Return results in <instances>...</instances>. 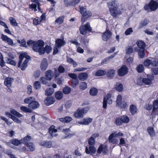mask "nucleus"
I'll list each match as a JSON object with an SVG mask.
<instances>
[{"instance_id": "obj_31", "label": "nucleus", "mask_w": 158, "mask_h": 158, "mask_svg": "<svg viewBox=\"0 0 158 158\" xmlns=\"http://www.w3.org/2000/svg\"><path fill=\"white\" fill-rule=\"evenodd\" d=\"M59 120L63 123H69L71 121L72 118L70 117L67 116L64 118H60Z\"/></svg>"}, {"instance_id": "obj_18", "label": "nucleus", "mask_w": 158, "mask_h": 158, "mask_svg": "<svg viewBox=\"0 0 158 158\" xmlns=\"http://www.w3.org/2000/svg\"><path fill=\"white\" fill-rule=\"evenodd\" d=\"M37 7L39 11L41 13H43V11L40 8V4H39V5L30 4L29 5V8L31 9L35 12L37 10Z\"/></svg>"}, {"instance_id": "obj_44", "label": "nucleus", "mask_w": 158, "mask_h": 158, "mask_svg": "<svg viewBox=\"0 0 158 158\" xmlns=\"http://www.w3.org/2000/svg\"><path fill=\"white\" fill-rule=\"evenodd\" d=\"M5 60L6 61V62L8 64H10L13 65H16L15 62L10 58H6Z\"/></svg>"}, {"instance_id": "obj_45", "label": "nucleus", "mask_w": 158, "mask_h": 158, "mask_svg": "<svg viewBox=\"0 0 158 158\" xmlns=\"http://www.w3.org/2000/svg\"><path fill=\"white\" fill-rule=\"evenodd\" d=\"M10 112L13 115L16 116L18 117H20L22 116V115L21 114L17 112L14 109L10 110Z\"/></svg>"}, {"instance_id": "obj_4", "label": "nucleus", "mask_w": 158, "mask_h": 158, "mask_svg": "<svg viewBox=\"0 0 158 158\" xmlns=\"http://www.w3.org/2000/svg\"><path fill=\"white\" fill-rule=\"evenodd\" d=\"M147 78H144L142 79H140L138 80L137 82L138 84L142 85L143 84L146 85H150L152 84V80L154 78V77L153 75H148Z\"/></svg>"}, {"instance_id": "obj_37", "label": "nucleus", "mask_w": 158, "mask_h": 158, "mask_svg": "<svg viewBox=\"0 0 158 158\" xmlns=\"http://www.w3.org/2000/svg\"><path fill=\"white\" fill-rule=\"evenodd\" d=\"M63 132L66 135H67V136H66L63 139L69 138H70L72 135L70 134H69L70 132V130L69 129L67 128L66 129H64L63 130Z\"/></svg>"}, {"instance_id": "obj_43", "label": "nucleus", "mask_w": 158, "mask_h": 158, "mask_svg": "<svg viewBox=\"0 0 158 158\" xmlns=\"http://www.w3.org/2000/svg\"><path fill=\"white\" fill-rule=\"evenodd\" d=\"M54 92V89H53L49 88L46 90L45 92V95L47 96H49L52 95Z\"/></svg>"}, {"instance_id": "obj_21", "label": "nucleus", "mask_w": 158, "mask_h": 158, "mask_svg": "<svg viewBox=\"0 0 158 158\" xmlns=\"http://www.w3.org/2000/svg\"><path fill=\"white\" fill-rule=\"evenodd\" d=\"M78 77L80 80L84 81L87 79L88 75L86 73H81L78 74Z\"/></svg>"}, {"instance_id": "obj_5", "label": "nucleus", "mask_w": 158, "mask_h": 158, "mask_svg": "<svg viewBox=\"0 0 158 158\" xmlns=\"http://www.w3.org/2000/svg\"><path fill=\"white\" fill-rule=\"evenodd\" d=\"M118 7L114 8L109 10L111 15L114 18H116L117 16L121 15L123 10H124V6H121L120 8Z\"/></svg>"}, {"instance_id": "obj_56", "label": "nucleus", "mask_w": 158, "mask_h": 158, "mask_svg": "<svg viewBox=\"0 0 158 158\" xmlns=\"http://www.w3.org/2000/svg\"><path fill=\"white\" fill-rule=\"evenodd\" d=\"M136 69L138 73H142L143 70V67L142 64H139L136 68Z\"/></svg>"}, {"instance_id": "obj_12", "label": "nucleus", "mask_w": 158, "mask_h": 158, "mask_svg": "<svg viewBox=\"0 0 158 158\" xmlns=\"http://www.w3.org/2000/svg\"><path fill=\"white\" fill-rule=\"evenodd\" d=\"M102 152L104 155H105L108 152L107 146L102 145L99 146L97 152L98 153L100 154Z\"/></svg>"}, {"instance_id": "obj_20", "label": "nucleus", "mask_w": 158, "mask_h": 158, "mask_svg": "<svg viewBox=\"0 0 158 158\" xmlns=\"http://www.w3.org/2000/svg\"><path fill=\"white\" fill-rule=\"evenodd\" d=\"M14 81V79L11 77H7L5 79L4 84L7 87H10L11 83Z\"/></svg>"}, {"instance_id": "obj_59", "label": "nucleus", "mask_w": 158, "mask_h": 158, "mask_svg": "<svg viewBox=\"0 0 158 158\" xmlns=\"http://www.w3.org/2000/svg\"><path fill=\"white\" fill-rule=\"evenodd\" d=\"M34 87L36 89H39L41 87V85L40 81H35L34 83Z\"/></svg>"}, {"instance_id": "obj_26", "label": "nucleus", "mask_w": 158, "mask_h": 158, "mask_svg": "<svg viewBox=\"0 0 158 158\" xmlns=\"http://www.w3.org/2000/svg\"><path fill=\"white\" fill-rule=\"evenodd\" d=\"M40 144L45 148H50L52 147V143L51 141H44L41 142Z\"/></svg>"}, {"instance_id": "obj_61", "label": "nucleus", "mask_w": 158, "mask_h": 158, "mask_svg": "<svg viewBox=\"0 0 158 158\" xmlns=\"http://www.w3.org/2000/svg\"><path fill=\"white\" fill-rule=\"evenodd\" d=\"M82 15L84 17L85 16L89 17L91 16L92 14L90 11L86 10L84 13L82 14Z\"/></svg>"}, {"instance_id": "obj_35", "label": "nucleus", "mask_w": 158, "mask_h": 158, "mask_svg": "<svg viewBox=\"0 0 158 158\" xmlns=\"http://www.w3.org/2000/svg\"><path fill=\"white\" fill-rule=\"evenodd\" d=\"M136 44L138 47L141 48V49H144L145 47V43L142 41H138L136 42Z\"/></svg>"}, {"instance_id": "obj_16", "label": "nucleus", "mask_w": 158, "mask_h": 158, "mask_svg": "<svg viewBox=\"0 0 158 158\" xmlns=\"http://www.w3.org/2000/svg\"><path fill=\"white\" fill-rule=\"evenodd\" d=\"M111 36V33L108 30H106L102 35V39L103 40L106 41Z\"/></svg>"}, {"instance_id": "obj_24", "label": "nucleus", "mask_w": 158, "mask_h": 158, "mask_svg": "<svg viewBox=\"0 0 158 158\" xmlns=\"http://www.w3.org/2000/svg\"><path fill=\"white\" fill-rule=\"evenodd\" d=\"M40 106V104L39 103L35 101V100H34L32 102H31V103H29L28 104V107L31 108L33 109H35L38 108Z\"/></svg>"}, {"instance_id": "obj_1", "label": "nucleus", "mask_w": 158, "mask_h": 158, "mask_svg": "<svg viewBox=\"0 0 158 158\" xmlns=\"http://www.w3.org/2000/svg\"><path fill=\"white\" fill-rule=\"evenodd\" d=\"M30 57L25 53L20 55L19 56V61L18 63V67H19L20 66L21 70H25L27 66L28 59Z\"/></svg>"}, {"instance_id": "obj_49", "label": "nucleus", "mask_w": 158, "mask_h": 158, "mask_svg": "<svg viewBox=\"0 0 158 158\" xmlns=\"http://www.w3.org/2000/svg\"><path fill=\"white\" fill-rule=\"evenodd\" d=\"M31 139V137L30 136L27 135L26 136H25L23 139V143L24 142L26 143H27L30 141Z\"/></svg>"}, {"instance_id": "obj_2", "label": "nucleus", "mask_w": 158, "mask_h": 158, "mask_svg": "<svg viewBox=\"0 0 158 158\" xmlns=\"http://www.w3.org/2000/svg\"><path fill=\"white\" fill-rule=\"evenodd\" d=\"M44 46L43 41L42 40H39L33 45V49L35 52H39L40 55L43 54H44V51L43 50Z\"/></svg>"}, {"instance_id": "obj_51", "label": "nucleus", "mask_w": 158, "mask_h": 158, "mask_svg": "<svg viewBox=\"0 0 158 158\" xmlns=\"http://www.w3.org/2000/svg\"><path fill=\"white\" fill-rule=\"evenodd\" d=\"M72 86L73 88H76L78 84L79 81L77 79L73 80L72 81Z\"/></svg>"}, {"instance_id": "obj_13", "label": "nucleus", "mask_w": 158, "mask_h": 158, "mask_svg": "<svg viewBox=\"0 0 158 158\" xmlns=\"http://www.w3.org/2000/svg\"><path fill=\"white\" fill-rule=\"evenodd\" d=\"M107 5L109 10L114 8L118 7V6L117 0H112L111 2L107 3Z\"/></svg>"}, {"instance_id": "obj_60", "label": "nucleus", "mask_w": 158, "mask_h": 158, "mask_svg": "<svg viewBox=\"0 0 158 158\" xmlns=\"http://www.w3.org/2000/svg\"><path fill=\"white\" fill-rule=\"evenodd\" d=\"M139 55L141 58H143L144 57V49H140L139 51Z\"/></svg>"}, {"instance_id": "obj_7", "label": "nucleus", "mask_w": 158, "mask_h": 158, "mask_svg": "<svg viewBox=\"0 0 158 158\" xmlns=\"http://www.w3.org/2000/svg\"><path fill=\"white\" fill-rule=\"evenodd\" d=\"M116 102V106L122 108H124L127 106L126 102H122V97L120 95H118L117 96Z\"/></svg>"}, {"instance_id": "obj_8", "label": "nucleus", "mask_w": 158, "mask_h": 158, "mask_svg": "<svg viewBox=\"0 0 158 158\" xmlns=\"http://www.w3.org/2000/svg\"><path fill=\"white\" fill-rule=\"evenodd\" d=\"M112 102V100L111 98L110 94H108L106 97L104 98L102 107L103 108L106 109L107 107V103L111 104Z\"/></svg>"}, {"instance_id": "obj_10", "label": "nucleus", "mask_w": 158, "mask_h": 158, "mask_svg": "<svg viewBox=\"0 0 158 158\" xmlns=\"http://www.w3.org/2000/svg\"><path fill=\"white\" fill-rule=\"evenodd\" d=\"M99 134L94 133L93 134L88 141V143L89 146H94L95 144V138L98 137Z\"/></svg>"}, {"instance_id": "obj_39", "label": "nucleus", "mask_w": 158, "mask_h": 158, "mask_svg": "<svg viewBox=\"0 0 158 158\" xmlns=\"http://www.w3.org/2000/svg\"><path fill=\"white\" fill-rule=\"evenodd\" d=\"M10 24L15 26H18V23L16 22L15 19L12 17H10L9 19Z\"/></svg>"}, {"instance_id": "obj_53", "label": "nucleus", "mask_w": 158, "mask_h": 158, "mask_svg": "<svg viewBox=\"0 0 158 158\" xmlns=\"http://www.w3.org/2000/svg\"><path fill=\"white\" fill-rule=\"evenodd\" d=\"M43 50L44 51V53L46 52L48 53L51 51L52 48L50 46L47 45L45 47V48L43 47Z\"/></svg>"}, {"instance_id": "obj_38", "label": "nucleus", "mask_w": 158, "mask_h": 158, "mask_svg": "<svg viewBox=\"0 0 158 158\" xmlns=\"http://www.w3.org/2000/svg\"><path fill=\"white\" fill-rule=\"evenodd\" d=\"M80 89L82 90H84L87 88V84L85 82H82L79 85Z\"/></svg>"}, {"instance_id": "obj_48", "label": "nucleus", "mask_w": 158, "mask_h": 158, "mask_svg": "<svg viewBox=\"0 0 158 158\" xmlns=\"http://www.w3.org/2000/svg\"><path fill=\"white\" fill-rule=\"evenodd\" d=\"M106 74V72L103 70H98L96 73V76H102L105 75Z\"/></svg>"}, {"instance_id": "obj_30", "label": "nucleus", "mask_w": 158, "mask_h": 158, "mask_svg": "<svg viewBox=\"0 0 158 158\" xmlns=\"http://www.w3.org/2000/svg\"><path fill=\"white\" fill-rule=\"evenodd\" d=\"M27 148V151H33L35 150V147L34 144L31 143H26V144Z\"/></svg>"}, {"instance_id": "obj_28", "label": "nucleus", "mask_w": 158, "mask_h": 158, "mask_svg": "<svg viewBox=\"0 0 158 158\" xmlns=\"http://www.w3.org/2000/svg\"><path fill=\"white\" fill-rule=\"evenodd\" d=\"M84 114L81 109H78L74 114V116L77 118H80L83 117Z\"/></svg>"}, {"instance_id": "obj_47", "label": "nucleus", "mask_w": 158, "mask_h": 158, "mask_svg": "<svg viewBox=\"0 0 158 158\" xmlns=\"http://www.w3.org/2000/svg\"><path fill=\"white\" fill-rule=\"evenodd\" d=\"M121 118L122 123H127L129 122V118L126 116H123Z\"/></svg>"}, {"instance_id": "obj_29", "label": "nucleus", "mask_w": 158, "mask_h": 158, "mask_svg": "<svg viewBox=\"0 0 158 158\" xmlns=\"http://www.w3.org/2000/svg\"><path fill=\"white\" fill-rule=\"evenodd\" d=\"M55 95L56 99L60 100L62 98L63 94L61 91H58L55 93Z\"/></svg>"}, {"instance_id": "obj_41", "label": "nucleus", "mask_w": 158, "mask_h": 158, "mask_svg": "<svg viewBox=\"0 0 158 158\" xmlns=\"http://www.w3.org/2000/svg\"><path fill=\"white\" fill-rule=\"evenodd\" d=\"M34 100H35V99L33 97H29L27 98H25L24 100V102L25 103L28 104L31 103V102L34 101Z\"/></svg>"}, {"instance_id": "obj_27", "label": "nucleus", "mask_w": 158, "mask_h": 158, "mask_svg": "<svg viewBox=\"0 0 158 158\" xmlns=\"http://www.w3.org/2000/svg\"><path fill=\"white\" fill-rule=\"evenodd\" d=\"M23 139H22L20 140H18L17 139H14L10 140L11 143L13 144L18 146L19 145L23 143Z\"/></svg>"}, {"instance_id": "obj_33", "label": "nucleus", "mask_w": 158, "mask_h": 158, "mask_svg": "<svg viewBox=\"0 0 158 158\" xmlns=\"http://www.w3.org/2000/svg\"><path fill=\"white\" fill-rule=\"evenodd\" d=\"M67 61L68 63L72 64L73 65V67L74 68L76 67L77 65V63L71 58H67Z\"/></svg>"}, {"instance_id": "obj_50", "label": "nucleus", "mask_w": 158, "mask_h": 158, "mask_svg": "<svg viewBox=\"0 0 158 158\" xmlns=\"http://www.w3.org/2000/svg\"><path fill=\"white\" fill-rule=\"evenodd\" d=\"M115 71L113 69H111L109 70L107 73V76L108 77H113L114 75Z\"/></svg>"}, {"instance_id": "obj_52", "label": "nucleus", "mask_w": 158, "mask_h": 158, "mask_svg": "<svg viewBox=\"0 0 158 158\" xmlns=\"http://www.w3.org/2000/svg\"><path fill=\"white\" fill-rule=\"evenodd\" d=\"M20 109L23 111L25 112L30 113L31 110L29 108L25 106H22L20 107Z\"/></svg>"}, {"instance_id": "obj_14", "label": "nucleus", "mask_w": 158, "mask_h": 158, "mask_svg": "<svg viewBox=\"0 0 158 158\" xmlns=\"http://www.w3.org/2000/svg\"><path fill=\"white\" fill-rule=\"evenodd\" d=\"M55 100L53 97H49L46 98L44 100V103L47 106L52 104L55 102Z\"/></svg>"}, {"instance_id": "obj_54", "label": "nucleus", "mask_w": 158, "mask_h": 158, "mask_svg": "<svg viewBox=\"0 0 158 158\" xmlns=\"http://www.w3.org/2000/svg\"><path fill=\"white\" fill-rule=\"evenodd\" d=\"M41 20L40 18L37 17L33 20V23L34 25H36L40 23Z\"/></svg>"}, {"instance_id": "obj_42", "label": "nucleus", "mask_w": 158, "mask_h": 158, "mask_svg": "<svg viewBox=\"0 0 158 158\" xmlns=\"http://www.w3.org/2000/svg\"><path fill=\"white\" fill-rule=\"evenodd\" d=\"M126 54H130L133 52L132 47L131 46H127L126 48Z\"/></svg>"}, {"instance_id": "obj_17", "label": "nucleus", "mask_w": 158, "mask_h": 158, "mask_svg": "<svg viewBox=\"0 0 158 158\" xmlns=\"http://www.w3.org/2000/svg\"><path fill=\"white\" fill-rule=\"evenodd\" d=\"M96 151V149L93 146H89V148L86 147L85 148V152L87 154L94 153Z\"/></svg>"}, {"instance_id": "obj_58", "label": "nucleus", "mask_w": 158, "mask_h": 158, "mask_svg": "<svg viewBox=\"0 0 158 158\" xmlns=\"http://www.w3.org/2000/svg\"><path fill=\"white\" fill-rule=\"evenodd\" d=\"M40 81L41 82L42 84L44 85H46L48 82L47 81H48L47 79V78L44 77H42L40 78Z\"/></svg>"}, {"instance_id": "obj_23", "label": "nucleus", "mask_w": 158, "mask_h": 158, "mask_svg": "<svg viewBox=\"0 0 158 158\" xmlns=\"http://www.w3.org/2000/svg\"><path fill=\"white\" fill-rule=\"evenodd\" d=\"M54 73L51 70H48L45 73V76L48 81L51 80L53 77Z\"/></svg>"}, {"instance_id": "obj_40", "label": "nucleus", "mask_w": 158, "mask_h": 158, "mask_svg": "<svg viewBox=\"0 0 158 158\" xmlns=\"http://www.w3.org/2000/svg\"><path fill=\"white\" fill-rule=\"evenodd\" d=\"M98 91L95 88H92L90 89L89 91L90 94L93 96H95L97 95Z\"/></svg>"}, {"instance_id": "obj_36", "label": "nucleus", "mask_w": 158, "mask_h": 158, "mask_svg": "<svg viewBox=\"0 0 158 158\" xmlns=\"http://www.w3.org/2000/svg\"><path fill=\"white\" fill-rule=\"evenodd\" d=\"M115 89L118 91L121 92L123 90V86L122 84L117 83L115 86Z\"/></svg>"}, {"instance_id": "obj_22", "label": "nucleus", "mask_w": 158, "mask_h": 158, "mask_svg": "<svg viewBox=\"0 0 158 158\" xmlns=\"http://www.w3.org/2000/svg\"><path fill=\"white\" fill-rule=\"evenodd\" d=\"M114 134H111L109 136L108 138V140L110 143H112L114 144H117L118 143V140L114 138Z\"/></svg>"}, {"instance_id": "obj_11", "label": "nucleus", "mask_w": 158, "mask_h": 158, "mask_svg": "<svg viewBox=\"0 0 158 158\" xmlns=\"http://www.w3.org/2000/svg\"><path fill=\"white\" fill-rule=\"evenodd\" d=\"M93 119L90 118H86L81 119L78 122V123L81 125H88L91 123L93 121Z\"/></svg>"}, {"instance_id": "obj_46", "label": "nucleus", "mask_w": 158, "mask_h": 158, "mask_svg": "<svg viewBox=\"0 0 158 158\" xmlns=\"http://www.w3.org/2000/svg\"><path fill=\"white\" fill-rule=\"evenodd\" d=\"M63 91L64 94H68L70 92L71 88L69 86H66L63 89Z\"/></svg>"}, {"instance_id": "obj_32", "label": "nucleus", "mask_w": 158, "mask_h": 158, "mask_svg": "<svg viewBox=\"0 0 158 158\" xmlns=\"http://www.w3.org/2000/svg\"><path fill=\"white\" fill-rule=\"evenodd\" d=\"M152 106V114H153L158 109V99L156 100L153 102Z\"/></svg>"}, {"instance_id": "obj_63", "label": "nucleus", "mask_w": 158, "mask_h": 158, "mask_svg": "<svg viewBox=\"0 0 158 158\" xmlns=\"http://www.w3.org/2000/svg\"><path fill=\"white\" fill-rule=\"evenodd\" d=\"M1 37V39L3 41L6 42H8V40H9V39H10V38L7 36L3 34H2Z\"/></svg>"}, {"instance_id": "obj_55", "label": "nucleus", "mask_w": 158, "mask_h": 158, "mask_svg": "<svg viewBox=\"0 0 158 158\" xmlns=\"http://www.w3.org/2000/svg\"><path fill=\"white\" fill-rule=\"evenodd\" d=\"M148 131L150 135L152 136L154 135L155 132L152 127H149L148 129Z\"/></svg>"}, {"instance_id": "obj_6", "label": "nucleus", "mask_w": 158, "mask_h": 158, "mask_svg": "<svg viewBox=\"0 0 158 158\" xmlns=\"http://www.w3.org/2000/svg\"><path fill=\"white\" fill-rule=\"evenodd\" d=\"M92 28L90 26L89 23H87L85 25H82L80 27L79 30L81 34L82 35H85L87 33V31H92Z\"/></svg>"}, {"instance_id": "obj_57", "label": "nucleus", "mask_w": 158, "mask_h": 158, "mask_svg": "<svg viewBox=\"0 0 158 158\" xmlns=\"http://www.w3.org/2000/svg\"><path fill=\"white\" fill-rule=\"evenodd\" d=\"M148 24V21L147 20L145 19L142 21L140 24L139 27L140 28H142L144 26H145Z\"/></svg>"}, {"instance_id": "obj_25", "label": "nucleus", "mask_w": 158, "mask_h": 158, "mask_svg": "<svg viewBox=\"0 0 158 158\" xmlns=\"http://www.w3.org/2000/svg\"><path fill=\"white\" fill-rule=\"evenodd\" d=\"M56 45L58 48H61L65 44V42L63 40L61 39L57 40L56 42Z\"/></svg>"}, {"instance_id": "obj_3", "label": "nucleus", "mask_w": 158, "mask_h": 158, "mask_svg": "<svg viewBox=\"0 0 158 158\" xmlns=\"http://www.w3.org/2000/svg\"><path fill=\"white\" fill-rule=\"evenodd\" d=\"M158 8V2L154 0H152L149 3L145 5L144 9L145 10L149 11L150 10L155 11Z\"/></svg>"}, {"instance_id": "obj_34", "label": "nucleus", "mask_w": 158, "mask_h": 158, "mask_svg": "<svg viewBox=\"0 0 158 158\" xmlns=\"http://www.w3.org/2000/svg\"><path fill=\"white\" fill-rule=\"evenodd\" d=\"M137 107L135 106L132 105L130 106V112L133 115L135 114L137 112Z\"/></svg>"}, {"instance_id": "obj_62", "label": "nucleus", "mask_w": 158, "mask_h": 158, "mask_svg": "<svg viewBox=\"0 0 158 158\" xmlns=\"http://www.w3.org/2000/svg\"><path fill=\"white\" fill-rule=\"evenodd\" d=\"M1 37V39L3 41L6 42H8V40H9V39H10V38L7 36L3 34H2Z\"/></svg>"}, {"instance_id": "obj_19", "label": "nucleus", "mask_w": 158, "mask_h": 158, "mask_svg": "<svg viewBox=\"0 0 158 158\" xmlns=\"http://www.w3.org/2000/svg\"><path fill=\"white\" fill-rule=\"evenodd\" d=\"M57 130L55 128V127L53 125L51 126L49 129V133L52 136H56L57 134L56 133Z\"/></svg>"}, {"instance_id": "obj_15", "label": "nucleus", "mask_w": 158, "mask_h": 158, "mask_svg": "<svg viewBox=\"0 0 158 158\" xmlns=\"http://www.w3.org/2000/svg\"><path fill=\"white\" fill-rule=\"evenodd\" d=\"M48 64L47 60L44 58L42 60L41 62L40 67L41 70L42 71H45L47 69L48 66Z\"/></svg>"}, {"instance_id": "obj_9", "label": "nucleus", "mask_w": 158, "mask_h": 158, "mask_svg": "<svg viewBox=\"0 0 158 158\" xmlns=\"http://www.w3.org/2000/svg\"><path fill=\"white\" fill-rule=\"evenodd\" d=\"M117 72L119 76L121 77L124 76L128 72L127 68L126 65H123L118 70Z\"/></svg>"}, {"instance_id": "obj_64", "label": "nucleus", "mask_w": 158, "mask_h": 158, "mask_svg": "<svg viewBox=\"0 0 158 158\" xmlns=\"http://www.w3.org/2000/svg\"><path fill=\"white\" fill-rule=\"evenodd\" d=\"M152 72L153 74L154 75L158 74V68H154L152 69Z\"/></svg>"}]
</instances>
